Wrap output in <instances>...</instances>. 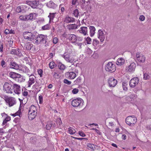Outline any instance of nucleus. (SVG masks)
Instances as JSON below:
<instances>
[{
    "mask_svg": "<svg viewBox=\"0 0 151 151\" xmlns=\"http://www.w3.org/2000/svg\"><path fill=\"white\" fill-rule=\"evenodd\" d=\"M137 121V118L134 115L129 116L126 119V123L129 126H132L134 125Z\"/></svg>",
    "mask_w": 151,
    "mask_h": 151,
    "instance_id": "f257e3e1",
    "label": "nucleus"
},
{
    "mask_svg": "<svg viewBox=\"0 0 151 151\" xmlns=\"http://www.w3.org/2000/svg\"><path fill=\"white\" fill-rule=\"evenodd\" d=\"M35 40V44L36 45L42 43L45 44L46 42L45 36L42 35H40L37 36Z\"/></svg>",
    "mask_w": 151,
    "mask_h": 151,
    "instance_id": "f03ea898",
    "label": "nucleus"
},
{
    "mask_svg": "<svg viewBox=\"0 0 151 151\" xmlns=\"http://www.w3.org/2000/svg\"><path fill=\"white\" fill-rule=\"evenodd\" d=\"M83 101L81 99L79 98L73 100L71 102V104L74 107L80 106H82Z\"/></svg>",
    "mask_w": 151,
    "mask_h": 151,
    "instance_id": "7ed1b4c3",
    "label": "nucleus"
},
{
    "mask_svg": "<svg viewBox=\"0 0 151 151\" xmlns=\"http://www.w3.org/2000/svg\"><path fill=\"white\" fill-rule=\"evenodd\" d=\"M28 76H29V79L27 83V87L29 88L36 81V77L33 74H30Z\"/></svg>",
    "mask_w": 151,
    "mask_h": 151,
    "instance_id": "20e7f679",
    "label": "nucleus"
},
{
    "mask_svg": "<svg viewBox=\"0 0 151 151\" xmlns=\"http://www.w3.org/2000/svg\"><path fill=\"white\" fill-rule=\"evenodd\" d=\"M10 89V93H14L16 94H19L21 91L20 86L14 84L12 86H11Z\"/></svg>",
    "mask_w": 151,
    "mask_h": 151,
    "instance_id": "39448f33",
    "label": "nucleus"
},
{
    "mask_svg": "<svg viewBox=\"0 0 151 151\" xmlns=\"http://www.w3.org/2000/svg\"><path fill=\"white\" fill-rule=\"evenodd\" d=\"M105 69L106 71L113 72L115 70V65L111 62H109L106 65Z\"/></svg>",
    "mask_w": 151,
    "mask_h": 151,
    "instance_id": "423d86ee",
    "label": "nucleus"
},
{
    "mask_svg": "<svg viewBox=\"0 0 151 151\" xmlns=\"http://www.w3.org/2000/svg\"><path fill=\"white\" fill-rule=\"evenodd\" d=\"M23 36L24 38L28 40L32 41L35 38V36L32 33L28 32H25L23 33Z\"/></svg>",
    "mask_w": 151,
    "mask_h": 151,
    "instance_id": "0eeeda50",
    "label": "nucleus"
},
{
    "mask_svg": "<svg viewBox=\"0 0 151 151\" xmlns=\"http://www.w3.org/2000/svg\"><path fill=\"white\" fill-rule=\"evenodd\" d=\"M106 36V33L101 29H99L98 30L97 34V37L101 42H102L104 41Z\"/></svg>",
    "mask_w": 151,
    "mask_h": 151,
    "instance_id": "6e6552de",
    "label": "nucleus"
},
{
    "mask_svg": "<svg viewBox=\"0 0 151 151\" xmlns=\"http://www.w3.org/2000/svg\"><path fill=\"white\" fill-rule=\"evenodd\" d=\"M139 79L137 77H134L130 81L129 85L132 88H134L139 83Z\"/></svg>",
    "mask_w": 151,
    "mask_h": 151,
    "instance_id": "1a4fd4ad",
    "label": "nucleus"
},
{
    "mask_svg": "<svg viewBox=\"0 0 151 151\" xmlns=\"http://www.w3.org/2000/svg\"><path fill=\"white\" fill-rule=\"evenodd\" d=\"M137 60L140 63H143L145 61L146 58L145 56L141 53L137 52L136 55Z\"/></svg>",
    "mask_w": 151,
    "mask_h": 151,
    "instance_id": "9d476101",
    "label": "nucleus"
},
{
    "mask_svg": "<svg viewBox=\"0 0 151 151\" xmlns=\"http://www.w3.org/2000/svg\"><path fill=\"white\" fill-rule=\"evenodd\" d=\"M117 83V81L113 77L109 78L108 79V83L110 87H114L116 85Z\"/></svg>",
    "mask_w": 151,
    "mask_h": 151,
    "instance_id": "9b49d317",
    "label": "nucleus"
},
{
    "mask_svg": "<svg viewBox=\"0 0 151 151\" xmlns=\"http://www.w3.org/2000/svg\"><path fill=\"white\" fill-rule=\"evenodd\" d=\"M62 57L66 61L69 63H73L75 62L76 60V59L74 58H70L69 55L65 53H64L62 55Z\"/></svg>",
    "mask_w": 151,
    "mask_h": 151,
    "instance_id": "f8f14e48",
    "label": "nucleus"
},
{
    "mask_svg": "<svg viewBox=\"0 0 151 151\" xmlns=\"http://www.w3.org/2000/svg\"><path fill=\"white\" fill-rule=\"evenodd\" d=\"M26 3L33 8H36L39 4V2L37 1H26Z\"/></svg>",
    "mask_w": 151,
    "mask_h": 151,
    "instance_id": "ddd939ff",
    "label": "nucleus"
},
{
    "mask_svg": "<svg viewBox=\"0 0 151 151\" xmlns=\"http://www.w3.org/2000/svg\"><path fill=\"white\" fill-rule=\"evenodd\" d=\"M10 77L13 79H15V80L19 81V78L21 77V76L19 74L14 72H10Z\"/></svg>",
    "mask_w": 151,
    "mask_h": 151,
    "instance_id": "4468645a",
    "label": "nucleus"
},
{
    "mask_svg": "<svg viewBox=\"0 0 151 151\" xmlns=\"http://www.w3.org/2000/svg\"><path fill=\"white\" fill-rule=\"evenodd\" d=\"M65 76L67 78L72 79L76 77V75L75 72H71L66 73Z\"/></svg>",
    "mask_w": 151,
    "mask_h": 151,
    "instance_id": "2eb2a0df",
    "label": "nucleus"
},
{
    "mask_svg": "<svg viewBox=\"0 0 151 151\" xmlns=\"http://www.w3.org/2000/svg\"><path fill=\"white\" fill-rule=\"evenodd\" d=\"M135 67V64L134 63H132L128 66L127 70L129 72H133L134 71Z\"/></svg>",
    "mask_w": 151,
    "mask_h": 151,
    "instance_id": "dca6fc26",
    "label": "nucleus"
},
{
    "mask_svg": "<svg viewBox=\"0 0 151 151\" xmlns=\"http://www.w3.org/2000/svg\"><path fill=\"white\" fill-rule=\"evenodd\" d=\"M75 22V19L72 17H70L69 16L66 17L64 20V22L66 23H73Z\"/></svg>",
    "mask_w": 151,
    "mask_h": 151,
    "instance_id": "f3484780",
    "label": "nucleus"
},
{
    "mask_svg": "<svg viewBox=\"0 0 151 151\" xmlns=\"http://www.w3.org/2000/svg\"><path fill=\"white\" fill-rule=\"evenodd\" d=\"M68 36L69 40L72 43H75L77 40L76 36L74 34L68 35Z\"/></svg>",
    "mask_w": 151,
    "mask_h": 151,
    "instance_id": "a211bd4d",
    "label": "nucleus"
},
{
    "mask_svg": "<svg viewBox=\"0 0 151 151\" xmlns=\"http://www.w3.org/2000/svg\"><path fill=\"white\" fill-rule=\"evenodd\" d=\"M12 49L11 50V51H10V53L16 55H20L19 51V49H17V48L15 49L13 47H12Z\"/></svg>",
    "mask_w": 151,
    "mask_h": 151,
    "instance_id": "6ab92c4d",
    "label": "nucleus"
},
{
    "mask_svg": "<svg viewBox=\"0 0 151 151\" xmlns=\"http://www.w3.org/2000/svg\"><path fill=\"white\" fill-rule=\"evenodd\" d=\"M80 33L83 34L84 35H86L88 33L87 28L86 27H83L80 28V29L79 30Z\"/></svg>",
    "mask_w": 151,
    "mask_h": 151,
    "instance_id": "aec40b11",
    "label": "nucleus"
},
{
    "mask_svg": "<svg viewBox=\"0 0 151 151\" xmlns=\"http://www.w3.org/2000/svg\"><path fill=\"white\" fill-rule=\"evenodd\" d=\"M66 27L69 30H71L77 29L78 25L76 24H70L67 25Z\"/></svg>",
    "mask_w": 151,
    "mask_h": 151,
    "instance_id": "412c9836",
    "label": "nucleus"
},
{
    "mask_svg": "<svg viewBox=\"0 0 151 151\" xmlns=\"http://www.w3.org/2000/svg\"><path fill=\"white\" fill-rule=\"evenodd\" d=\"M36 14L35 13H31L28 15H26V17L27 21L29 20H33L34 19L35 16L34 15Z\"/></svg>",
    "mask_w": 151,
    "mask_h": 151,
    "instance_id": "4be33fe9",
    "label": "nucleus"
},
{
    "mask_svg": "<svg viewBox=\"0 0 151 151\" xmlns=\"http://www.w3.org/2000/svg\"><path fill=\"white\" fill-rule=\"evenodd\" d=\"M136 97V95L134 94H131L129 96H127L126 97V99L127 100L129 101H131L132 99L135 98Z\"/></svg>",
    "mask_w": 151,
    "mask_h": 151,
    "instance_id": "5701e85b",
    "label": "nucleus"
},
{
    "mask_svg": "<svg viewBox=\"0 0 151 151\" xmlns=\"http://www.w3.org/2000/svg\"><path fill=\"white\" fill-rule=\"evenodd\" d=\"M36 114L37 112L28 113V116L29 119L30 120H32L34 119L36 116Z\"/></svg>",
    "mask_w": 151,
    "mask_h": 151,
    "instance_id": "b1692460",
    "label": "nucleus"
},
{
    "mask_svg": "<svg viewBox=\"0 0 151 151\" xmlns=\"http://www.w3.org/2000/svg\"><path fill=\"white\" fill-rule=\"evenodd\" d=\"M19 68L18 65L14 62L11 63L10 64V68L17 70Z\"/></svg>",
    "mask_w": 151,
    "mask_h": 151,
    "instance_id": "393cba45",
    "label": "nucleus"
},
{
    "mask_svg": "<svg viewBox=\"0 0 151 151\" xmlns=\"http://www.w3.org/2000/svg\"><path fill=\"white\" fill-rule=\"evenodd\" d=\"M26 8L25 6H19L16 9V11L18 13L23 12H24V8Z\"/></svg>",
    "mask_w": 151,
    "mask_h": 151,
    "instance_id": "a878e982",
    "label": "nucleus"
},
{
    "mask_svg": "<svg viewBox=\"0 0 151 151\" xmlns=\"http://www.w3.org/2000/svg\"><path fill=\"white\" fill-rule=\"evenodd\" d=\"M90 29V33L91 36L92 37L94 35L95 33L96 29L95 27L93 26H91L89 28Z\"/></svg>",
    "mask_w": 151,
    "mask_h": 151,
    "instance_id": "bb28decb",
    "label": "nucleus"
},
{
    "mask_svg": "<svg viewBox=\"0 0 151 151\" xmlns=\"http://www.w3.org/2000/svg\"><path fill=\"white\" fill-rule=\"evenodd\" d=\"M124 59L121 58L118 59L116 62V64L118 65H121L124 63Z\"/></svg>",
    "mask_w": 151,
    "mask_h": 151,
    "instance_id": "cd10ccee",
    "label": "nucleus"
},
{
    "mask_svg": "<svg viewBox=\"0 0 151 151\" xmlns=\"http://www.w3.org/2000/svg\"><path fill=\"white\" fill-rule=\"evenodd\" d=\"M4 88L6 93H9V83H5L4 86Z\"/></svg>",
    "mask_w": 151,
    "mask_h": 151,
    "instance_id": "c85d7f7f",
    "label": "nucleus"
},
{
    "mask_svg": "<svg viewBox=\"0 0 151 151\" xmlns=\"http://www.w3.org/2000/svg\"><path fill=\"white\" fill-rule=\"evenodd\" d=\"M22 70L26 74L29 76L30 75V71L29 70V69L26 67L24 66L22 68Z\"/></svg>",
    "mask_w": 151,
    "mask_h": 151,
    "instance_id": "c756f323",
    "label": "nucleus"
},
{
    "mask_svg": "<svg viewBox=\"0 0 151 151\" xmlns=\"http://www.w3.org/2000/svg\"><path fill=\"white\" fill-rule=\"evenodd\" d=\"M37 109L36 107L33 105H32L29 108L28 113L36 112Z\"/></svg>",
    "mask_w": 151,
    "mask_h": 151,
    "instance_id": "7c9ffc66",
    "label": "nucleus"
},
{
    "mask_svg": "<svg viewBox=\"0 0 151 151\" xmlns=\"http://www.w3.org/2000/svg\"><path fill=\"white\" fill-rule=\"evenodd\" d=\"M57 14L56 13H50L48 17L49 18V22H50L53 20V19L55 17V15Z\"/></svg>",
    "mask_w": 151,
    "mask_h": 151,
    "instance_id": "2f4dec72",
    "label": "nucleus"
},
{
    "mask_svg": "<svg viewBox=\"0 0 151 151\" xmlns=\"http://www.w3.org/2000/svg\"><path fill=\"white\" fill-rule=\"evenodd\" d=\"M69 133L70 134H73L75 133L76 131L74 127H70L68 128Z\"/></svg>",
    "mask_w": 151,
    "mask_h": 151,
    "instance_id": "473e14b6",
    "label": "nucleus"
},
{
    "mask_svg": "<svg viewBox=\"0 0 151 151\" xmlns=\"http://www.w3.org/2000/svg\"><path fill=\"white\" fill-rule=\"evenodd\" d=\"M47 6L50 8H54L56 6V5L52 1H50L47 4Z\"/></svg>",
    "mask_w": 151,
    "mask_h": 151,
    "instance_id": "72a5a7b5",
    "label": "nucleus"
},
{
    "mask_svg": "<svg viewBox=\"0 0 151 151\" xmlns=\"http://www.w3.org/2000/svg\"><path fill=\"white\" fill-rule=\"evenodd\" d=\"M16 103L15 99L13 97L10 98V106H13Z\"/></svg>",
    "mask_w": 151,
    "mask_h": 151,
    "instance_id": "f704fd0d",
    "label": "nucleus"
},
{
    "mask_svg": "<svg viewBox=\"0 0 151 151\" xmlns=\"http://www.w3.org/2000/svg\"><path fill=\"white\" fill-rule=\"evenodd\" d=\"M32 45L29 43H27L25 45V47L27 50H30L31 49Z\"/></svg>",
    "mask_w": 151,
    "mask_h": 151,
    "instance_id": "c9c22d12",
    "label": "nucleus"
},
{
    "mask_svg": "<svg viewBox=\"0 0 151 151\" xmlns=\"http://www.w3.org/2000/svg\"><path fill=\"white\" fill-rule=\"evenodd\" d=\"M81 77H78L74 82V84L75 85H77L79 84L81 82Z\"/></svg>",
    "mask_w": 151,
    "mask_h": 151,
    "instance_id": "e433bc0d",
    "label": "nucleus"
},
{
    "mask_svg": "<svg viewBox=\"0 0 151 151\" xmlns=\"http://www.w3.org/2000/svg\"><path fill=\"white\" fill-rule=\"evenodd\" d=\"M52 123L51 122H48L46 126V128L47 130H50L52 127Z\"/></svg>",
    "mask_w": 151,
    "mask_h": 151,
    "instance_id": "4c0bfd02",
    "label": "nucleus"
},
{
    "mask_svg": "<svg viewBox=\"0 0 151 151\" xmlns=\"http://www.w3.org/2000/svg\"><path fill=\"white\" fill-rule=\"evenodd\" d=\"M99 43V41L98 40L96 39H94L93 42V45L95 47H96L97 45Z\"/></svg>",
    "mask_w": 151,
    "mask_h": 151,
    "instance_id": "58836bf2",
    "label": "nucleus"
},
{
    "mask_svg": "<svg viewBox=\"0 0 151 151\" xmlns=\"http://www.w3.org/2000/svg\"><path fill=\"white\" fill-rule=\"evenodd\" d=\"M21 114V112L20 110H19L17 111L16 113L15 114H11V115L13 116H15L17 115L19 116V117L20 116V115Z\"/></svg>",
    "mask_w": 151,
    "mask_h": 151,
    "instance_id": "ea45409f",
    "label": "nucleus"
},
{
    "mask_svg": "<svg viewBox=\"0 0 151 151\" xmlns=\"http://www.w3.org/2000/svg\"><path fill=\"white\" fill-rule=\"evenodd\" d=\"M73 14L76 17H78L79 15L78 10V9H76L73 11Z\"/></svg>",
    "mask_w": 151,
    "mask_h": 151,
    "instance_id": "a19ab883",
    "label": "nucleus"
},
{
    "mask_svg": "<svg viewBox=\"0 0 151 151\" xmlns=\"http://www.w3.org/2000/svg\"><path fill=\"white\" fill-rule=\"evenodd\" d=\"M127 85V83L125 82H123L122 83V86L123 89L124 91H126L127 89V88L126 87Z\"/></svg>",
    "mask_w": 151,
    "mask_h": 151,
    "instance_id": "79ce46f5",
    "label": "nucleus"
},
{
    "mask_svg": "<svg viewBox=\"0 0 151 151\" xmlns=\"http://www.w3.org/2000/svg\"><path fill=\"white\" fill-rule=\"evenodd\" d=\"M4 100L6 103L9 106V97L5 96H4Z\"/></svg>",
    "mask_w": 151,
    "mask_h": 151,
    "instance_id": "37998d69",
    "label": "nucleus"
},
{
    "mask_svg": "<svg viewBox=\"0 0 151 151\" xmlns=\"http://www.w3.org/2000/svg\"><path fill=\"white\" fill-rule=\"evenodd\" d=\"M55 64L53 62H51L49 64L50 68L51 69H52L54 68Z\"/></svg>",
    "mask_w": 151,
    "mask_h": 151,
    "instance_id": "c03bdc74",
    "label": "nucleus"
},
{
    "mask_svg": "<svg viewBox=\"0 0 151 151\" xmlns=\"http://www.w3.org/2000/svg\"><path fill=\"white\" fill-rule=\"evenodd\" d=\"M59 67L60 69L62 70H64L65 68V66L63 64H61V63L59 64Z\"/></svg>",
    "mask_w": 151,
    "mask_h": 151,
    "instance_id": "a18cd8bd",
    "label": "nucleus"
},
{
    "mask_svg": "<svg viewBox=\"0 0 151 151\" xmlns=\"http://www.w3.org/2000/svg\"><path fill=\"white\" fill-rule=\"evenodd\" d=\"M86 43L88 44H90L91 43V38L89 37H87L86 39Z\"/></svg>",
    "mask_w": 151,
    "mask_h": 151,
    "instance_id": "49530a36",
    "label": "nucleus"
},
{
    "mask_svg": "<svg viewBox=\"0 0 151 151\" xmlns=\"http://www.w3.org/2000/svg\"><path fill=\"white\" fill-rule=\"evenodd\" d=\"M49 28V25L47 24L42 27V29L43 30H47Z\"/></svg>",
    "mask_w": 151,
    "mask_h": 151,
    "instance_id": "de8ad7c7",
    "label": "nucleus"
},
{
    "mask_svg": "<svg viewBox=\"0 0 151 151\" xmlns=\"http://www.w3.org/2000/svg\"><path fill=\"white\" fill-rule=\"evenodd\" d=\"M19 19L21 20L27 21L26 15L24 16H20L19 17Z\"/></svg>",
    "mask_w": 151,
    "mask_h": 151,
    "instance_id": "09e8293b",
    "label": "nucleus"
},
{
    "mask_svg": "<svg viewBox=\"0 0 151 151\" xmlns=\"http://www.w3.org/2000/svg\"><path fill=\"white\" fill-rule=\"evenodd\" d=\"M4 118L5 119L3 121V125L5 124L7 122H8L9 120V117H6Z\"/></svg>",
    "mask_w": 151,
    "mask_h": 151,
    "instance_id": "8fccbe9b",
    "label": "nucleus"
},
{
    "mask_svg": "<svg viewBox=\"0 0 151 151\" xmlns=\"http://www.w3.org/2000/svg\"><path fill=\"white\" fill-rule=\"evenodd\" d=\"M63 82L67 84L68 85H70L71 83V82L68 81L67 79H65L63 80Z\"/></svg>",
    "mask_w": 151,
    "mask_h": 151,
    "instance_id": "3c124183",
    "label": "nucleus"
},
{
    "mask_svg": "<svg viewBox=\"0 0 151 151\" xmlns=\"http://www.w3.org/2000/svg\"><path fill=\"white\" fill-rule=\"evenodd\" d=\"M78 91L79 90L78 89L75 88L73 90L72 92L73 94H75L77 93L78 92Z\"/></svg>",
    "mask_w": 151,
    "mask_h": 151,
    "instance_id": "603ef678",
    "label": "nucleus"
},
{
    "mask_svg": "<svg viewBox=\"0 0 151 151\" xmlns=\"http://www.w3.org/2000/svg\"><path fill=\"white\" fill-rule=\"evenodd\" d=\"M78 134L80 135L82 137H84L86 136L84 132L81 131H79L78 132Z\"/></svg>",
    "mask_w": 151,
    "mask_h": 151,
    "instance_id": "864d4df0",
    "label": "nucleus"
},
{
    "mask_svg": "<svg viewBox=\"0 0 151 151\" xmlns=\"http://www.w3.org/2000/svg\"><path fill=\"white\" fill-rule=\"evenodd\" d=\"M39 103L40 104L42 103L43 102V97L41 95L39 96Z\"/></svg>",
    "mask_w": 151,
    "mask_h": 151,
    "instance_id": "5fc2aeb1",
    "label": "nucleus"
},
{
    "mask_svg": "<svg viewBox=\"0 0 151 151\" xmlns=\"http://www.w3.org/2000/svg\"><path fill=\"white\" fill-rule=\"evenodd\" d=\"M38 74L40 75V77L42 76L43 71L42 70L40 69L38 70Z\"/></svg>",
    "mask_w": 151,
    "mask_h": 151,
    "instance_id": "6e6d98bb",
    "label": "nucleus"
},
{
    "mask_svg": "<svg viewBox=\"0 0 151 151\" xmlns=\"http://www.w3.org/2000/svg\"><path fill=\"white\" fill-rule=\"evenodd\" d=\"M87 146L88 147L91 149H93L94 145L91 144L89 143L87 144Z\"/></svg>",
    "mask_w": 151,
    "mask_h": 151,
    "instance_id": "4d7b16f0",
    "label": "nucleus"
},
{
    "mask_svg": "<svg viewBox=\"0 0 151 151\" xmlns=\"http://www.w3.org/2000/svg\"><path fill=\"white\" fill-rule=\"evenodd\" d=\"M58 42V39L57 37H55L53 39V42L54 44H56Z\"/></svg>",
    "mask_w": 151,
    "mask_h": 151,
    "instance_id": "13d9d810",
    "label": "nucleus"
},
{
    "mask_svg": "<svg viewBox=\"0 0 151 151\" xmlns=\"http://www.w3.org/2000/svg\"><path fill=\"white\" fill-rule=\"evenodd\" d=\"M139 19L141 21H143L145 19V17L143 15H141L139 17Z\"/></svg>",
    "mask_w": 151,
    "mask_h": 151,
    "instance_id": "bf43d9fd",
    "label": "nucleus"
},
{
    "mask_svg": "<svg viewBox=\"0 0 151 151\" xmlns=\"http://www.w3.org/2000/svg\"><path fill=\"white\" fill-rule=\"evenodd\" d=\"M85 0H80L79 2H78V4H84L85 3Z\"/></svg>",
    "mask_w": 151,
    "mask_h": 151,
    "instance_id": "052dcab7",
    "label": "nucleus"
},
{
    "mask_svg": "<svg viewBox=\"0 0 151 151\" xmlns=\"http://www.w3.org/2000/svg\"><path fill=\"white\" fill-rule=\"evenodd\" d=\"M78 0H72V4L73 5H75L78 3Z\"/></svg>",
    "mask_w": 151,
    "mask_h": 151,
    "instance_id": "680f3d73",
    "label": "nucleus"
},
{
    "mask_svg": "<svg viewBox=\"0 0 151 151\" xmlns=\"http://www.w3.org/2000/svg\"><path fill=\"white\" fill-rule=\"evenodd\" d=\"M12 25L13 26L14 25L16 24V20H13L12 21Z\"/></svg>",
    "mask_w": 151,
    "mask_h": 151,
    "instance_id": "e2e57ef3",
    "label": "nucleus"
},
{
    "mask_svg": "<svg viewBox=\"0 0 151 151\" xmlns=\"http://www.w3.org/2000/svg\"><path fill=\"white\" fill-rule=\"evenodd\" d=\"M1 115L3 117H4V118L7 117V115L5 113H2Z\"/></svg>",
    "mask_w": 151,
    "mask_h": 151,
    "instance_id": "0e129e2a",
    "label": "nucleus"
},
{
    "mask_svg": "<svg viewBox=\"0 0 151 151\" xmlns=\"http://www.w3.org/2000/svg\"><path fill=\"white\" fill-rule=\"evenodd\" d=\"M4 33L5 34L7 35L9 33V29H6L4 31Z\"/></svg>",
    "mask_w": 151,
    "mask_h": 151,
    "instance_id": "69168bd1",
    "label": "nucleus"
},
{
    "mask_svg": "<svg viewBox=\"0 0 151 151\" xmlns=\"http://www.w3.org/2000/svg\"><path fill=\"white\" fill-rule=\"evenodd\" d=\"M148 76L147 74H145L144 75V79L145 80H147V77Z\"/></svg>",
    "mask_w": 151,
    "mask_h": 151,
    "instance_id": "338daca9",
    "label": "nucleus"
},
{
    "mask_svg": "<svg viewBox=\"0 0 151 151\" xmlns=\"http://www.w3.org/2000/svg\"><path fill=\"white\" fill-rule=\"evenodd\" d=\"M22 94H23V95L24 96H27V95H28V92L26 91H24L22 93Z\"/></svg>",
    "mask_w": 151,
    "mask_h": 151,
    "instance_id": "774afa93",
    "label": "nucleus"
}]
</instances>
